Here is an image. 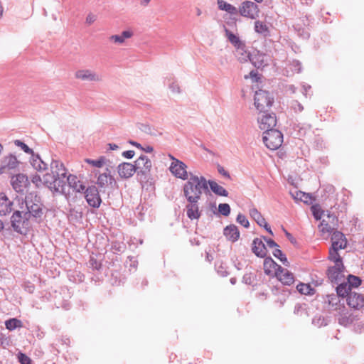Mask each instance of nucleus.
Listing matches in <instances>:
<instances>
[{"mask_svg":"<svg viewBox=\"0 0 364 364\" xmlns=\"http://www.w3.org/2000/svg\"><path fill=\"white\" fill-rule=\"evenodd\" d=\"M183 186V196L188 201L186 206V214L191 220L198 219L200 216L198 200L203 191L209 192L207 180L204 176H198L189 172V177Z\"/></svg>","mask_w":364,"mask_h":364,"instance_id":"1","label":"nucleus"},{"mask_svg":"<svg viewBox=\"0 0 364 364\" xmlns=\"http://www.w3.org/2000/svg\"><path fill=\"white\" fill-rule=\"evenodd\" d=\"M136 177L138 181L144 186V184L151 183L152 180L151 171L152 168L151 161L144 154H141L135 161Z\"/></svg>","mask_w":364,"mask_h":364,"instance_id":"2","label":"nucleus"},{"mask_svg":"<svg viewBox=\"0 0 364 364\" xmlns=\"http://www.w3.org/2000/svg\"><path fill=\"white\" fill-rule=\"evenodd\" d=\"M25 203L27 211L25 212V215L28 216L29 219L31 217L36 219L41 218L43 215V204L41 201V198L36 194L33 193H29L25 197Z\"/></svg>","mask_w":364,"mask_h":364,"instance_id":"3","label":"nucleus"},{"mask_svg":"<svg viewBox=\"0 0 364 364\" xmlns=\"http://www.w3.org/2000/svg\"><path fill=\"white\" fill-rule=\"evenodd\" d=\"M262 140L267 149L277 150L283 143V134L277 129H267L263 132Z\"/></svg>","mask_w":364,"mask_h":364,"instance_id":"4","label":"nucleus"},{"mask_svg":"<svg viewBox=\"0 0 364 364\" xmlns=\"http://www.w3.org/2000/svg\"><path fill=\"white\" fill-rule=\"evenodd\" d=\"M254 104L259 112H265L272 106L274 97L267 90L259 89L255 92L254 97Z\"/></svg>","mask_w":364,"mask_h":364,"instance_id":"5","label":"nucleus"},{"mask_svg":"<svg viewBox=\"0 0 364 364\" xmlns=\"http://www.w3.org/2000/svg\"><path fill=\"white\" fill-rule=\"evenodd\" d=\"M50 168L52 173L58 178V186H61V193H65V178L68 177L66 168L61 161L53 159L50 164Z\"/></svg>","mask_w":364,"mask_h":364,"instance_id":"6","label":"nucleus"},{"mask_svg":"<svg viewBox=\"0 0 364 364\" xmlns=\"http://www.w3.org/2000/svg\"><path fill=\"white\" fill-rule=\"evenodd\" d=\"M323 233L328 232L331 235V248L343 250L347 247L348 241L345 235L337 229H321Z\"/></svg>","mask_w":364,"mask_h":364,"instance_id":"7","label":"nucleus"},{"mask_svg":"<svg viewBox=\"0 0 364 364\" xmlns=\"http://www.w3.org/2000/svg\"><path fill=\"white\" fill-rule=\"evenodd\" d=\"M238 14L242 16L247 17L250 19H256L259 16V9L257 4L245 1L237 9Z\"/></svg>","mask_w":364,"mask_h":364,"instance_id":"8","label":"nucleus"},{"mask_svg":"<svg viewBox=\"0 0 364 364\" xmlns=\"http://www.w3.org/2000/svg\"><path fill=\"white\" fill-rule=\"evenodd\" d=\"M83 193H85L86 201L90 206L95 208L100 207L102 199L99 191L95 186H88Z\"/></svg>","mask_w":364,"mask_h":364,"instance_id":"9","label":"nucleus"},{"mask_svg":"<svg viewBox=\"0 0 364 364\" xmlns=\"http://www.w3.org/2000/svg\"><path fill=\"white\" fill-rule=\"evenodd\" d=\"M261 117H258L259 127L264 132L267 129H274L277 125V116L274 113H269L268 111L261 112Z\"/></svg>","mask_w":364,"mask_h":364,"instance_id":"10","label":"nucleus"},{"mask_svg":"<svg viewBox=\"0 0 364 364\" xmlns=\"http://www.w3.org/2000/svg\"><path fill=\"white\" fill-rule=\"evenodd\" d=\"M11 184L16 192L23 194L24 190L29 186L30 181L27 175L18 173L11 177Z\"/></svg>","mask_w":364,"mask_h":364,"instance_id":"11","label":"nucleus"},{"mask_svg":"<svg viewBox=\"0 0 364 364\" xmlns=\"http://www.w3.org/2000/svg\"><path fill=\"white\" fill-rule=\"evenodd\" d=\"M345 269L344 265L343 267L339 264L328 267L326 270V275L328 281L334 285L341 282L344 279L343 271Z\"/></svg>","mask_w":364,"mask_h":364,"instance_id":"12","label":"nucleus"},{"mask_svg":"<svg viewBox=\"0 0 364 364\" xmlns=\"http://www.w3.org/2000/svg\"><path fill=\"white\" fill-rule=\"evenodd\" d=\"M186 164L181 160H176L172 161L169 170L171 173L178 178L186 180L189 177Z\"/></svg>","mask_w":364,"mask_h":364,"instance_id":"13","label":"nucleus"},{"mask_svg":"<svg viewBox=\"0 0 364 364\" xmlns=\"http://www.w3.org/2000/svg\"><path fill=\"white\" fill-rule=\"evenodd\" d=\"M310 21L307 16H305L301 18L300 22L293 26L294 31H296L298 36L300 38L307 40L310 38Z\"/></svg>","mask_w":364,"mask_h":364,"instance_id":"14","label":"nucleus"},{"mask_svg":"<svg viewBox=\"0 0 364 364\" xmlns=\"http://www.w3.org/2000/svg\"><path fill=\"white\" fill-rule=\"evenodd\" d=\"M20 161L16 156L12 154L5 156L0 165V175L6 173V170H13L18 166Z\"/></svg>","mask_w":364,"mask_h":364,"instance_id":"15","label":"nucleus"},{"mask_svg":"<svg viewBox=\"0 0 364 364\" xmlns=\"http://www.w3.org/2000/svg\"><path fill=\"white\" fill-rule=\"evenodd\" d=\"M111 168L106 167L105 172L100 173L97 180V184L101 188H104L108 186L111 187L117 184L115 178L111 175Z\"/></svg>","mask_w":364,"mask_h":364,"instance_id":"16","label":"nucleus"},{"mask_svg":"<svg viewBox=\"0 0 364 364\" xmlns=\"http://www.w3.org/2000/svg\"><path fill=\"white\" fill-rule=\"evenodd\" d=\"M8 239H13L19 235L28 239V235H33V229H0V232Z\"/></svg>","mask_w":364,"mask_h":364,"instance_id":"17","label":"nucleus"},{"mask_svg":"<svg viewBox=\"0 0 364 364\" xmlns=\"http://www.w3.org/2000/svg\"><path fill=\"white\" fill-rule=\"evenodd\" d=\"M134 164L129 162H122L117 166V171L120 178L128 179L135 173L136 168Z\"/></svg>","mask_w":364,"mask_h":364,"instance_id":"18","label":"nucleus"},{"mask_svg":"<svg viewBox=\"0 0 364 364\" xmlns=\"http://www.w3.org/2000/svg\"><path fill=\"white\" fill-rule=\"evenodd\" d=\"M277 278L284 285L290 286L294 282V274L282 267H277Z\"/></svg>","mask_w":364,"mask_h":364,"instance_id":"19","label":"nucleus"},{"mask_svg":"<svg viewBox=\"0 0 364 364\" xmlns=\"http://www.w3.org/2000/svg\"><path fill=\"white\" fill-rule=\"evenodd\" d=\"M347 304L354 309H360L364 306V296L355 291L350 293L346 299Z\"/></svg>","mask_w":364,"mask_h":364,"instance_id":"20","label":"nucleus"},{"mask_svg":"<svg viewBox=\"0 0 364 364\" xmlns=\"http://www.w3.org/2000/svg\"><path fill=\"white\" fill-rule=\"evenodd\" d=\"M338 218L335 213L331 210H326V214L324 215V218L318 225V228L324 226L323 228H336L338 227Z\"/></svg>","mask_w":364,"mask_h":364,"instance_id":"21","label":"nucleus"},{"mask_svg":"<svg viewBox=\"0 0 364 364\" xmlns=\"http://www.w3.org/2000/svg\"><path fill=\"white\" fill-rule=\"evenodd\" d=\"M43 183L50 191L61 192V186H58V178L53 173H46L43 176Z\"/></svg>","mask_w":364,"mask_h":364,"instance_id":"22","label":"nucleus"},{"mask_svg":"<svg viewBox=\"0 0 364 364\" xmlns=\"http://www.w3.org/2000/svg\"><path fill=\"white\" fill-rule=\"evenodd\" d=\"M252 250L257 257L261 258L265 257L267 248L262 238H255L253 240Z\"/></svg>","mask_w":364,"mask_h":364,"instance_id":"23","label":"nucleus"},{"mask_svg":"<svg viewBox=\"0 0 364 364\" xmlns=\"http://www.w3.org/2000/svg\"><path fill=\"white\" fill-rule=\"evenodd\" d=\"M66 184L77 193H83L85 190V186L77 179V177L73 174H69L65 178Z\"/></svg>","mask_w":364,"mask_h":364,"instance_id":"24","label":"nucleus"},{"mask_svg":"<svg viewBox=\"0 0 364 364\" xmlns=\"http://www.w3.org/2000/svg\"><path fill=\"white\" fill-rule=\"evenodd\" d=\"M267 55L261 53L259 50H256L251 55L250 61L251 63L257 69L262 68L267 65L265 58Z\"/></svg>","mask_w":364,"mask_h":364,"instance_id":"25","label":"nucleus"},{"mask_svg":"<svg viewBox=\"0 0 364 364\" xmlns=\"http://www.w3.org/2000/svg\"><path fill=\"white\" fill-rule=\"evenodd\" d=\"M264 272L268 276H275L277 272V267H281L271 257H264Z\"/></svg>","mask_w":364,"mask_h":364,"instance_id":"26","label":"nucleus"},{"mask_svg":"<svg viewBox=\"0 0 364 364\" xmlns=\"http://www.w3.org/2000/svg\"><path fill=\"white\" fill-rule=\"evenodd\" d=\"M75 76L76 78L83 81H99L100 80L99 75L90 70H77Z\"/></svg>","mask_w":364,"mask_h":364,"instance_id":"27","label":"nucleus"},{"mask_svg":"<svg viewBox=\"0 0 364 364\" xmlns=\"http://www.w3.org/2000/svg\"><path fill=\"white\" fill-rule=\"evenodd\" d=\"M28 220L29 218L25 215V212L16 210L11 218V228H19L21 224L23 225Z\"/></svg>","mask_w":364,"mask_h":364,"instance_id":"28","label":"nucleus"},{"mask_svg":"<svg viewBox=\"0 0 364 364\" xmlns=\"http://www.w3.org/2000/svg\"><path fill=\"white\" fill-rule=\"evenodd\" d=\"M30 164L38 171L46 170L48 167L47 164L41 159L40 155L35 152L31 154Z\"/></svg>","mask_w":364,"mask_h":364,"instance_id":"29","label":"nucleus"},{"mask_svg":"<svg viewBox=\"0 0 364 364\" xmlns=\"http://www.w3.org/2000/svg\"><path fill=\"white\" fill-rule=\"evenodd\" d=\"M249 214L251 218L256 222L259 228H269L268 223L265 220L261 213L259 212L256 208H250L249 210Z\"/></svg>","mask_w":364,"mask_h":364,"instance_id":"30","label":"nucleus"},{"mask_svg":"<svg viewBox=\"0 0 364 364\" xmlns=\"http://www.w3.org/2000/svg\"><path fill=\"white\" fill-rule=\"evenodd\" d=\"M102 232V229H98ZM103 234L106 235L108 241L123 240V233L119 229H104Z\"/></svg>","mask_w":364,"mask_h":364,"instance_id":"31","label":"nucleus"},{"mask_svg":"<svg viewBox=\"0 0 364 364\" xmlns=\"http://www.w3.org/2000/svg\"><path fill=\"white\" fill-rule=\"evenodd\" d=\"M337 285L336 288V294L341 297V298H348L350 293H353L351 291V289L350 288L348 283L345 281V278L343 280L338 283L336 284Z\"/></svg>","mask_w":364,"mask_h":364,"instance_id":"32","label":"nucleus"},{"mask_svg":"<svg viewBox=\"0 0 364 364\" xmlns=\"http://www.w3.org/2000/svg\"><path fill=\"white\" fill-rule=\"evenodd\" d=\"M223 27L224 31L225 32V36L228 38V41L235 48V49L241 50L242 46H243V43H245L240 40L239 36L234 34L232 32L228 30L225 26H223Z\"/></svg>","mask_w":364,"mask_h":364,"instance_id":"33","label":"nucleus"},{"mask_svg":"<svg viewBox=\"0 0 364 364\" xmlns=\"http://www.w3.org/2000/svg\"><path fill=\"white\" fill-rule=\"evenodd\" d=\"M210 186V189L213 193L219 196H228V191L224 188L223 186L218 184L215 181L213 180L207 181V186Z\"/></svg>","mask_w":364,"mask_h":364,"instance_id":"34","label":"nucleus"},{"mask_svg":"<svg viewBox=\"0 0 364 364\" xmlns=\"http://www.w3.org/2000/svg\"><path fill=\"white\" fill-rule=\"evenodd\" d=\"M85 161L87 164H91L95 167L100 168L103 165H106L107 167H110L111 168H114V166H111L112 162L109 160L106 159L105 156H100L99 159H95V160L90 159H86Z\"/></svg>","mask_w":364,"mask_h":364,"instance_id":"35","label":"nucleus"},{"mask_svg":"<svg viewBox=\"0 0 364 364\" xmlns=\"http://www.w3.org/2000/svg\"><path fill=\"white\" fill-rule=\"evenodd\" d=\"M218 9L221 11H225L230 15L238 14L237 9L233 5L226 2L224 0H218L217 1Z\"/></svg>","mask_w":364,"mask_h":364,"instance_id":"36","label":"nucleus"},{"mask_svg":"<svg viewBox=\"0 0 364 364\" xmlns=\"http://www.w3.org/2000/svg\"><path fill=\"white\" fill-rule=\"evenodd\" d=\"M339 250H340L330 247L328 250V259L334 262V265L339 264L340 266L343 267L344 264L343 262V258L338 253Z\"/></svg>","mask_w":364,"mask_h":364,"instance_id":"37","label":"nucleus"},{"mask_svg":"<svg viewBox=\"0 0 364 364\" xmlns=\"http://www.w3.org/2000/svg\"><path fill=\"white\" fill-rule=\"evenodd\" d=\"M237 57L238 60L240 63H245L250 60L251 58V53L246 50V45L243 43V46H242L240 49H236Z\"/></svg>","mask_w":364,"mask_h":364,"instance_id":"38","label":"nucleus"},{"mask_svg":"<svg viewBox=\"0 0 364 364\" xmlns=\"http://www.w3.org/2000/svg\"><path fill=\"white\" fill-rule=\"evenodd\" d=\"M296 290L301 294L304 295H314L315 294V289L310 284H304L300 282L296 285Z\"/></svg>","mask_w":364,"mask_h":364,"instance_id":"39","label":"nucleus"},{"mask_svg":"<svg viewBox=\"0 0 364 364\" xmlns=\"http://www.w3.org/2000/svg\"><path fill=\"white\" fill-rule=\"evenodd\" d=\"M198 229H190L188 232L190 235L189 241L192 245H199L204 237L198 233Z\"/></svg>","mask_w":364,"mask_h":364,"instance_id":"40","label":"nucleus"},{"mask_svg":"<svg viewBox=\"0 0 364 364\" xmlns=\"http://www.w3.org/2000/svg\"><path fill=\"white\" fill-rule=\"evenodd\" d=\"M255 31L264 37H267L270 34V31L267 26L264 22L259 21H256L255 22Z\"/></svg>","mask_w":364,"mask_h":364,"instance_id":"41","label":"nucleus"},{"mask_svg":"<svg viewBox=\"0 0 364 364\" xmlns=\"http://www.w3.org/2000/svg\"><path fill=\"white\" fill-rule=\"evenodd\" d=\"M223 235L228 240L234 242L240 237V231L239 229H223Z\"/></svg>","mask_w":364,"mask_h":364,"instance_id":"42","label":"nucleus"},{"mask_svg":"<svg viewBox=\"0 0 364 364\" xmlns=\"http://www.w3.org/2000/svg\"><path fill=\"white\" fill-rule=\"evenodd\" d=\"M328 322L329 319L328 318L318 314L315 315L312 319V324L318 328L327 326Z\"/></svg>","mask_w":364,"mask_h":364,"instance_id":"43","label":"nucleus"},{"mask_svg":"<svg viewBox=\"0 0 364 364\" xmlns=\"http://www.w3.org/2000/svg\"><path fill=\"white\" fill-rule=\"evenodd\" d=\"M5 326L8 330L13 331L22 327V321L16 318H12L5 321Z\"/></svg>","mask_w":364,"mask_h":364,"instance_id":"44","label":"nucleus"},{"mask_svg":"<svg viewBox=\"0 0 364 364\" xmlns=\"http://www.w3.org/2000/svg\"><path fill=\"white\" fill-rule=\"evenodd\" d=\"M272 255L276 258L279 259L285 267L290 266V264H289L285 254H284L283 252L279 247L274 248V250L272 252Z\"/></svg>","mask_w":364,"mask_h":364,"instance_id":"45","label":"nucleus"},{"mask_svg":"<svg viewBox=\"0 0 364 364\" xmlns=\"http://www.w3.org/2000/svg\"><path fill=\"white\" fill-rule=\"evenodd\" d=\"M346 282L352 289L353 287H358L362 283V279L358 276L349 274L347 277Z\"/></svg>","mask_w":364,"mask_h":364,"instance_id":"46","label":"nucleus"},{"mask_svg":"<svg viewBox=\"0 0 364 364\" xmlns=\"http://www.w3.org/2000/svg\"><path fill=\"white\" fill-rule=\"evenodd\" d=\"M311 210L313 216L316 220H321L322 216L324 217L325 211L321 208L320 205H318V204L312 205V206L311 207Z\"/></svg>","mask_w":364,"mask_h":364,"instance_id":"47","label":"nucleus"},{"mask_svg":"<svg viewBox=\"0 0 364 364\" xmlns=\"http://www.w3.org/2000/svg\"><path fill=\"white\" fill-rule=\"evenodd\" d=\"M215 268L217 272V273L223 277H227L229 274V272L227 270V265L226 264L222 262H216L215 264Z\"/></svg>","mask_w":364,"mask_h":364,"instance_id":"48","label":"nucleus"},{"mask_svg":"<svg viewBox=\"0 0 364 364\" xmlns=\"http://www.w3.org/2000/svg\"><path fill=\"white\" fill-rule=\"evenodd\" d=\"M112 250L114 253L119 254L124 252L125 249V245L122 240H112Z\"/></svg>","mask_w":364,"mask_h":364,"instance_id":"49","label":"nucleus"},{"mask_svg":"<svg viewBox=\"0 0 364 364\" xmlns=\"http://www.w3.org/2000/svg\"><path fill=\"white\" fill-rule=\"evenodd\" d=\"M297 195H301L299 200L306 204H311L315 200L311 193H307L301 191H297Z\"/></svg>","mask_w":364,"mask_h":364,"instance_id":"50","label":"nucleus"},{"mask_svg":"<svg viewBox=\"0 0 364 364\" xmlns=\"http://www.w3.org/2000/svg\"><path fill=\"white\" fill-rule=\"evenodd\" d=\"M88 266L93 270L99 271L102 268V263L95 257L90 256L88 262Z\"/></svg>","mask_w":364,"mask_h":364,"instance_id":"51","label":"nucleus"},{"mask_svg":"<svg viewBox=\"0 0 364 364\" xmlns=\"http://www.w3.org/2000/svg\"><path fill=\"white\" fill-rule=\"evenodd\" d=\"M218 214L223 216H228L230 213V206L228 203H220L218 205Z\"/></svg>","mask_w":364,"mask_h":364,"instance_id":"52","label":"nucleus"},{"mask_svg":"<svg viewBox=\"0 0 364 364\" xmlns=\"http://www.w3.org/2000/svg\"><path fill=\"white\" fill-rule=\"evenodd\" d=\"M14 143L16 146L20 147L26 154H33L34 152L33 150L31 149L26 144L19 139L14 140Z\"/></svg>","mask_w":364,"mask_h":364,"instance_id":"53","label":"nucleus"},{"mask_svg":"<svg viewBox=\"0 0 364 364\" xmlns=\"http://www.w3.org/2000/svg\"><path fill=\"white\" fill-rule=\"evenodd\" d=\"M139 129L147 134H150V135H153V136H156V130L151 127L150 126L149 124H140L139 125Z\"/></svg>","mask_w":364,"mask_h":364,"instance_id":"54","label":"nucleus"},{"mask_svg":"<svg viewBox=\"0 0 364 364\" xmlns=\"http://www.w3.org/2000/svg\"><path fill=\"white\" fill-rule=\"evenodd\" d=\"M12 202H9V203H1L0 204V215H6L7 213H9L12 210Z\"/></svg>","mask_w":364,"mask_h":364,"instance_id":"55","label":"nucleus"},{"mask_svg":"<svg viewBox=\"0 0 364 364\" xmlns=\"http://www.w3.org/2000/svg\"><path fill=\"white\" fill-rule=\"evenodd\" d=\"M327 300L325 302H328L329 305L334 306L340 302V296L337 294H331L326 296Z\"/></svg>","mask_w":364,"mask_h":364,"instance_id":"56","label":"nucleus"},{"mask_svg":"<svg viewBox=\"0 0 364 364\" xmlns=\"http://www.w3.org/2000/svg\"><path fill=\"white\" fill-rule=\"evenodd\" d=\"M236 221L237 223L243 226V228H248L250 223L246 216L242 213H239L237 216Z\"/></svg>","mask_w":364,"mask_h":364,"instance_id":"57","label":"nucleus"},{"mask_svg":"<svg viewBox=\"0 0 364 364\" xmlns=\"http://www.w3.org/2000/svg\"><path fill=\"white\" fill-rule=\"evenodd\" d=\"M294 112H301L304 110V106L297 100H293L291 105Z\"/></svg>","mask_w":364,"mask_h":364,"instance_id":"58","label":"nucleus"},{"mask_svg":"<svg viewBox=\"0 0 364 364\" xmlns=\"http://www.w3.org/2000/svg\"><path fill=\"white\" fill-rule=\"evenodd\" d=\"M254 274L252 272H247L242 277V282L245 284L251 285L253 282Z\"/></svg>","mask_w":364,"mask_h":364,"instance_id":"59","label":"nucleus"},{"mask_svg":"<svg viewBox=\"0 0 364 364\" xmlns=\"http://www.w3.org/2000/svg\"><path fill=\"white\" fill-rule=\"evenodd\" d=\"M18 360L21 364H31V359L24 353H19Z\"/></svg>","mask_w":364,"mask_h":364,"instance_id":"60","label":"nucleus"},{"mask_svg":"<svg viewBox=\"0 0 364 364\" xmlns=\"http://www.w3.org/2000/svg\"><path fill=\"white\" fill-rule=\"evenodd\" d=\"M262 240L266 242L267 245L270 248H277L279 247L277 243L272 239L268 238L267 237L263 236Z\"/></svg>","mask_w":364,"mask_h":364,"instance_id":"61","label":"nucleus"},{"mask_svg":"<svg viewBox=\"0 0 364 364\" xmlns=\"http://www.w3.org/2000/svg\"><path fill=\"white\" fill-rule=\"evenodd\" d=\"M293 70L297 73H300L302 70L301 63L298 60H294L291 64Z\"/></svg>","mask_w":364,"mask_h":364,"instance_id":"62","label":"nucleus"},{"mask_svg":"<svg viewBox=\"0 0 364 364\" xmlns=\"http://www.w3.org/2000/svg\"><path fill=\"white\" fill-rule=\"evenodd\" d=\"M31 182L35 184L36 187H39L43 183L41 176L36 173L31 177Z\"/></svg>","mask_w":364,"mask_h":364,"instance_id":"63","label":"nucleus"},{"mask_svg":"<svg viewBox=\"0 0 364 364\" xmlns=\"http://www.w3.org/2000/svg\"><path fill=\"white\" fill-rule=\"evenodd\" d=\"M96 20H97V16L92 13H90L87 14V16L86 17L85 23H86V24L90 26V25L92 24Z\"/></svg>","mask_w":364,"mask_h":364,"instance_id":"64","label":"nucleus"}]
</instances>
